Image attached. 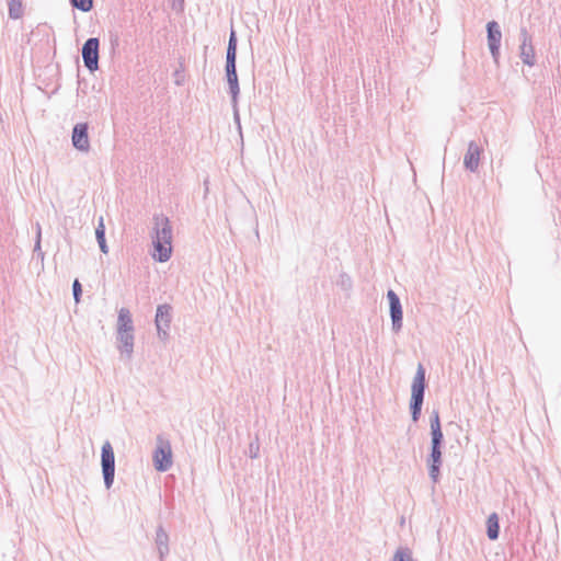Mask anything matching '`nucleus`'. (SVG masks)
I'll return each instance as SVG.
<instances>
[{"label":"nucleus","mask_w":561,"mask_h":561,"mask_svg":"<svg viewBox=\"0 0 561 561\" xmlns=\"http://www.w3.org/2000/svg\"><path fill=\"white\" fill-rule=\"evenodd\" d=\"M84 67L91 72L99 69L100 39L98 37L88 38L81 48Z\"/></svg>","instance_id":"5"},{"label":"nucleus","mask_w":561,"mask_h":561,"mask_svg":"<svg viewBox=\"0 0 561 561\" xmlns=\"http://www.w3.org/2000/svg\"><path fill=\"white\" fill-rule=\"evenodd\" d=\"M72 295H73L75 301L78 304L80 301L81 295H82V286L78 279H75V282L72 284Z\"/></svg>","instance_id":"24"},{"label":"nucleus","mask_w":561,"mask_h":561,"mask_svg":"<svg viewBox=\"0 0 561 561\" xmlns=\"http://www.w3.org/2000/svg\"><path fill=\"white\" fill-rule=\"evenodd\" d=\"M483 153V149L476 141H470L468 144L467 152L463 157V165L470 172H476L479 168L480 158Z\"/></svg>","instance_id":"12"},{"label":"nucleus","mask_w":561,"mask_h":561,"mask_svg":"<svg viewBox=\"0 0 561 561\" xmlns=\"http://www.w3.org/2000/svg\"><path fill=\"white\" fill-rule=\"evenodd\" d=\"M425 387V368L422 364H419L411 387L410 412L413 422H417L420 420L424 401Z\"/></svg>","instance_id":"3"},{"label":"nucleus","mask_w":561,"mask_h":561,"mask_svg":"<svg viewBox=\"0 0 561 561\" xmlns=\"http://www.w3.org/2000/svg\"><path fill=\"white\" fill-rule=\"evenodd\" d=\"M158 445L153 453L154 468L160 472L168 471L172 466V450L170 442L161 436L157 438Z\"/></svg>","instance_id":"6"},{"label":"nucleus","mask_w":561,"mask_h":561,"mask_svg":"<svg viewBox=\"0 0 561 561\" xmlns=\"http://www.w3.org/2000/svg\"><path fill=\"white\" fill-rule=\"evenodd\" d=\"M259 454H260V443H259V438L256 437L255 440H253L249 444L248 455L250 458L255 459L259 457Z\"/></svg>","instance_id":"23"},{"label":"nucleus","mask_w":561,"mask_h":561,"mask_svg":"<svg viewBox=\"0 0 561 561\" xmlns=\"http://www.w3.org/2000/svg\"><path fill=\"white\" fill-rule=\"evenodd\" d=\"M153 228H152V244L154 253L152 257L154 261L164 263L170 260L172 255V240H173V228L167 216L163 214L153 215Z\"/></svg>","instance_id":"1"},{"label":"nucleus","mask_w":561,"mask_h":561,"mask_svg":"<svg viewBox=\"0 0 561 561\" xmlns=\"http://www.w3.org/2000/svg\"><path fill=\"white\" fill-rule=\"evenodd\" d=\"M154 542L157 546V550L159 553L160 561H164L165 557L169 554V535L162 525H159L156 530Z\"/></svg>","instance_id":"15"},{"label":"nucleus","mask_w":561,"mask_h":561,"mask_svg":"<svg viewBox=\"0 0 561 561\" xmlns=\"http://www.w3.org/2000/svg\"><path fill=\"white\" fill-rule=\"evenodd\" d=\"M95 237H96V241L99 243L100 250L104 254H107L108 247H107L106 240H105V226H104L102 217H100L98 227L95 228Z\"/></svg>","instance_id":"18"},{"label":"nucleus","mask_w":561,"mask_h":561,"mask_svg":"<svg viewBox=\"0 0 561 561\" xmlns=\"http://www.w3.org/2000/svg\"><path fill=\"white\" fill-rule=\"evenodd\" d=\"M392 561H414L412 558V553L410 549L408 548H399L393 558Z\"/></svg>","instance_id":"22"},{"label":"nucleus","mask_w":561,"mask_h":561,"mask_svg":"<svg viewBox=\"0 0 561 561\" xmlns=\"http://www.w3.org/2000/svg\"><path fill=\"white\" fill-rule=\"evenodd\" d=\"M519 57L523 62L529 67L536 64V54L533 45V37L528 33L526 26H522L519 30Z\"/></svg>","instance_id":"8"},{"label":"nucleus","mask_w":561,"mask_h":561,"mask_svg":"<svg viewBox=\"0 0 561 561\" xmlns=\"http://www.w3.org/2000/svg\"><path fill=\"white\" fill-rule=\"evenodd\" d=\"M101 466L105 488L111 489L115 477V455L108 440L103 444L101 449Z\"/></svg>","instance_id":"4"},{"label":"nucleus","mask_w":561,"mask_h":561,"mask_svg":"<svg viewBox=\"0 0 561 561\" xmlns=\"http://www.w3.org/2000/svg\"><path fill=\"white\" fill-rule=\"evenodd\" d=\"M426 462L431 480L433 481V483H437L439 481L440 467L443 463L442 448L431 447V451Z\"/></svg>","instance_id":"13"},{"label":"nucleus","mask_w":561,"mask_h":561,"mask_svg":"<svg viewBox=\"0 0 561 561\" xmlns=\"http://www.w3.org/2000/svg\"><path fill=\"white\" fill-rule=\"evenodd\" d=\"M387 298L389 301L392 331L399 333L403 324V311L400 298L392 289L388 290Z\"/></svg>","instance_id":"10"},{"label":"nucleus","mask_w":561,"mask_h":561,"mask_svg":"<svg viewBox=\"0 0 561 561\" xmlns=\"http://www.w3.org/2000/svg\"><path fill=\"white\" fill-rule=\"evenodd\" d=\"M237 46L238 39L236 32L231 30L228 41V47L226 53V78L229 87V93L231 95V103L233 107L234 119L240 128V119L238 113V98L240 93L239 79L237 73Z\"/></svg>","instance_id":"2"},{"label":"nucleus","mask_w":561,"mask_h":561,"mask_svg":"<svg viewBox=\"0 0 561 561\" xmlns=\"http://www.w3.org/2000/svg\"><path fill=\"white\" fill-rule=\"evenodd\" d=\"M72 8L82 12H89L93 8V0H69Z\"/></svg>","instance_id":"21"},{"label":"nucleus","mask_w":561,"mask_h":561,"mask_svg":"<svg viewBox=\"0 0 561 561\" xmlns=\"http://www.w3.org/2000/svg\"><path fill=\"white\" fill-rule=\"evenodd\" d=\"M41 238H42V230L41 226L37 224V233H36V240L34 245V252H41Z\"/></svg>","instance_id":"26"},{"label":"nucleus","mask_w":561,"mask_h":561,"mask_svg":"<svg viewBox=\"0 0 561 561\" xmlns=\"http://www.w3.org/2000/svg\"><path fill=\"white\" fill-rule=\"evenodd\" d=\"M172 321V307L169 304L159 305L156 311L154 323L158 337L161 341L169 339V329Z\"/></svg>","instance_id":"7"},{"label":"nucleus","mask_w":561,"mask_h":561,"mask_svg":"<svg viewBox=\"0 0 561 561\" xmlns=\"http://www.w3.org/2000/svg\"><path fill=\"white\" fill-rule=\"evenodd\" d=\"M37 253V256H39L41 259H44V252L41 250V252H36Z\"/></svg>","instance_id":"27"},{"label":"nucleus","mask_w":561,"mask_h":561,"mask_svg":"<svg viewBox=\"0 0 561 561\" xmlns=\"http://www.w3.org/2000/svg\"><path fill=\"white\" fill-rule=\"evenodd\" d=\"M9 16L13 20H18L23 15V5L20 0H10L8 3Z\"/></svg>","instance_id":"19"},{"label":"nucleus","mask_w":561,"mask_h":561,"mask_svg":"<svg viewBox=\"0 0 561 561\" xmlns=\"http://www.w3.org/2000/svg\"><path fill=\"white\" fill-rule=\"evenodd\" d=\"M116 340L117 348L121 351L122 354H124L128 359H130L134 353V332H117Z\"/></svg>","instance_id":"14"},{"label":"nucleus","mask_w":561,"mask_h":561,"mask_svg":"<svg viewBox=\"0 0 561 561\" xmlns=\"http://www.w3.org/2000/svg\"><path fill=\"white\" fill-rule=\"evenodd\" d=\"M71 142L72 146L81 152H88L90 150L88 123H78L73 126L71 134Z\"/></svg>","instance_id":"11"},{"label":"nucleus","mask_w":561,"mask_h":561,"mask_svg":"<svg viewBox=\"0 0 561 561\" xmlns=\"http://www.w3.org/2000/svg\"><path fill=\"white\" fill-rule=\"evenodd\" d=\"M134 322L130 311L127 308H122L117 318V332H134Z\"/></svg>","instance_id":"16"},{"label":"nucleus","mask_w":561,"mask_h":561,"mask_svg":"<svg viewBox=\"0 0 561 561\" xmlns=\"http://www.w3.org/2000/svg\"><path fill=\"white\" fill-rule=\"evenodd\" d=\"M488 47L495 64L499 62L502 32L496 21L486 23Z\"/></svg>","instance_id":"9"},{"label":"nucleus","mask_w":561,"mask_h":561,"mask_svg":"<svg viewBox=\"0 0 561 561\" xmlns=\"http://www.w3.org/2000/svg\"><path fill=\"white\" fill-rule=\"evenodd\" d=\"M444 443V434L442 427L431 428V447L442 448Z\"/></svg>","instance_id":"20"},{"label":"nucleus","mask_w":561,"mask_h":561,"mask_svg":"<svg viewBox=\"0 0 561 561\" xmlns=\"http://www.w3.org/2000/svg\"><path fill=\"white\" fill-rule=\"evenodd\" d=\"M430 425H431V428H434L437 426L442 427L440 420H439V413L437 410L432 411L431 416H430Z\"/></svg>","instance_id":"25"},{"label":"nucleus","mask_w":561,"mask_h":561,"mask_svg":"<svg viewBox=\"0 0 561 561\" xmlns=\"http://www.w3.org/2000/svg\"><path fill=\"white\" fill-rule=\"evenodd\" d=\"M486 536L490 540H496L500 536V519L496 513L490 514L486 519Z\"/></svg>","instance_id":"17"}]
</instances>
